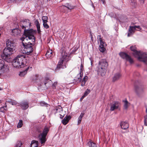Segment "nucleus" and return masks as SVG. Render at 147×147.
Segmentation results:
<instances>
[{
	"label": "nucleus",
	"mask_w": 147,
	"mask_h": 147,
	"mask_svg": "<svg viewBox=\"0 0 147 147\" xmlns=\"http://www.w3.org/2000/svg\"><path fill=\"white\" fill-rule=\"evenodd\" d=\"M120 105L119 102L118 101L113 102L111 105L110 110L111 111L118 109Z\"/></svg>",
	"instance_id": "obj_12"
},
{
	"label": "nucleus",
	"mask_w": 147,
	"mask_h": 147,
	"mask_svg": "<svg viewBox=\"0 0 147 147\" xmlns=\"http://www.w3.org/2000/svg\"><path fill=\"white\" fill-rule=\"evenodd\" d=\"M140 3L141 4H143L144 3V0H140Z\"/></svg>",
	"instance_id": "obj_45"
},
{
	"label": "nucleus",
	"mask_w": 147,
	"mask_h": 147,
	"mask_svg": "<svg viewBox=\"0 0 147 147\" xmlns=\"http://www.w3.org/2000/svg\"><path fill=\"white\" fill-rule=\"evenodd\" d=\"M98 41L100 42V45H99L100 51L102 53L104 52L105 50V47L106 45L105 44L104 40L102 39L100 35H98L97 36Z\"/></svg>",
	"instance_id": "obj_9"
},
{
	"label": "nucleus",
	"mask_w": 147,
	"mask_h": 147,
	"mask_svg": "<svg viewBox=\"0 0 147 147\" xmlns=\"http://www.w3.org/2000/svg\"><path fill=\"white\" fill-rule=\"evenodd\" d=\"M134 26V27H135V29H136V28H138V29H140L139 30H141L142 29L140 27V26Z\"/></svg>",
	"instance_id": "obj_42"
},
{
	"label": "nucleus",
	"mask_w": 147,
	"mask_h": 147,
	"mask_svg": "<svg viewBox=\"0 0 147 147\" xmlns=\"http://www.w3.org/2000/svg\"><path fill=\"white\" fill-rule=\"evenodd\" d=\"M31 23L30 22L29 20L28 19L21 20L20 21V26L22 29H24V33L23 37H24L25 32L26 31L29 30H26V28L30 27L31 25Z\"/></svg>",
	"instance_id": "obj_7"
},
{
	"label": "nucleus",
	"mask_w": 147,
	"mask_h": 147,
	"mask_svg": "<svg viewBox=\"0 0 147 147\" xmlns=\"http://www.w3.org/2000/svg\"><path fill=\"white\" fill-rule=\"evenodd\" d=\"M47 107L48 108H49L50 109V106L49 105H48L47 104Z\"/></svg>",
	"instance_id": "obj_46"
},
{
	"label": "nucleus",
	"mask_w": 147,
	"mask_h": 147,
	"mask_svg": "<svg viewBox=\"0 0 147 147\" xmlns=\"http://www.w3.org/2000/svg\"><path fill=\"white\" fill-rule=\"evenodd\" d=\"M8 102L10 104L13 105H16L17 104V102L14 100H11L10 101H8Z\"/></svg>",
	"instance_id": "obj_29"
},
{
	"label": "nucleus",
	"mask_w": 147,
	"mask_h": 147,
	"mask_svg": "<svg viewBox=\"0 0 147 147\" xmlns=\"http://www.w3.org/2000/svg\"><path fill=\"white\" fill-rule=\"evenodd\" d=\"M22 144V143L21 141H18L17 142L16 145V147H20Z\"/></svg>",
	"instance_id": "obj_35"
},
{
	"label": "nucleus",
	"mask_w": 147,
	"mask_h": 147,
	"mask_svg": "<svg viewBox=\"0 0 147 147\" xmlns=\"http://www.w3.org/2000/svg\"><path fill=\"white\" fill-rule=\"evenodd\" d=\"M135 90L137 94H139L143 91V89L141 87L138 86H136L135 87Z\"/></svg>",
	"instance_id": "obj_22"
},
{
	"label": "nucleus",
	"mask_w": 147,
	"mask_h": 147,
	"mask_svg": "<svg viewBox=\"0 0 147 147\" xmlns=\"http://www.w3.org/2000/svg\"><path fill=\"white\" fill-rule=\"evenodd\" d=\"M131 50L134 52V56L137 57L138 59L140 61H142L146 63L147 62V54L146 53H142L140 51H138L136 50V48L135 46H132L130 47Z\"/></svg>",
	"instance_id": "obj_3"
},
{
	"label": "nucleus",
	"mask_w": 147,
	"mask_h": 147,
	"mask_svg": "<svg viewBox=\"0 0 147 147\" xmlns=\"http://www.w3.org/2000/svg\"><path fill=\"white\" fill-rule=\"evenodd\" d=\"M90 92V90L87 89L83 95L86 97Z\"/></svg>",
	"instance_id": "obj_31"
},
{
	"label": "nucleus",
	"mask_w": 147,
	"mask_h": 147,
	"mask_svg": "<svg viewBox=\"0 0 147 147\" xmlns=\"http://www.w3.org/2000/svg\"><path fill=\"white\" fill-rule=\"evenodd\" d=\"M119 55L122 58L125 59L126 60L128 61L130 64L133 63L134 61L133 59L126 53L122 52L120 53Z\"/></svg>",
	"instance_id": "obj_10"
},
{
	"label": "nucleus",
	"mask_w": 147,
	"mask_h": 147,
	"mask_svg": "<svg viewBox=\"0 0 147 147\" xmlns=\"http://www.w3.org/2000/svg\"><path fill=\"white\" fill-rule=\"evenodd\" d=\"M46 136V129H44L43 132L39 135L38 138L42 144L44 143L45 142Z\"/></svg>",
	"instance_id": "obj_11"
},
{
	"label": "nucleus",
	"mask_w": 147,
	"mask_h": 147,
	"mask_svg": "<svg viewBox=\"0 0 147 147\" xmlns=\"http://www.w3.org/2000/svg\"><path fill=\"white\" fill-rule=\"evenodd\" d=\"M2 90V88H0V90Z\"/></svg>",
	"instance_id": "obj_57"
},
{
	"label": "nucleus",
	"mask_w": 147,
	"mask_h": 147,
	"mask_svg": "<svg viewBox=\"0 0 147 147\" xmlns=\"http://www.w3.org/2000/svg\"><path fill=\"white\" fill-rule=\"evenodd\" d=\"M49 28V26H48V25H47V28Z\"/></svg>",
	"instance_id": "obj_54"
},
{
	"label": "nucleus",
	"mask_w": 147,
	"mask_h": 147,
	"mask_svg": "<svg viewBox=\"0 0 147 147\" xmlns=\"http://www.w3.org/2000/svg\"><path fill=\"white\" fill-rule=\"evenodd\" d=\"M34 23L36 25V26L37 27V31L38 33H40V24H39V22L38 20H36L34 22Z\"/></svg>",
	"instance_id": "obj_24"
},
{
	"label": "nucleus",
	"mask_w": 147,
	"mask_h": 147,
	"mask_svg": "<svg viewBox=\"0 0 147 147\" xmlns=\"http://www.w3.org/2000/svg\"><path fill=\"white\" fill-rule=\"evenodd\" d=\"M62 109L61 107H59L57 108L56 109V111L57 112H60L61 111H62Z\"/></svg>",
	"instance_id": "obj_37"
},
{
	"label": "nucleus",
	"mask_w": 147,
	"mask_h": 147,
	"mask_svg": "<svg viewBox=\"0 0 147 147\" xmlns=\"http://www.w3.org/2000/svg\"><path fill=\"white\" fill-rule=\"evenodd\" d=\"M52 55V52L51 50L49 49L48 51H47V57L49 59L51 58Z\"/></svg>",
	"instance_id": "obj_23"
},
{
	"label": "nucleus",
	"mask_w": 147,
	"mask_h": 147,
	"mask_svg": "<svg viewBox=\"0 0 147 147\" xmlns=\"http://www.w3.org/2000/svg\"><path fill=\"white\" fill-rule=\"evenodd\" d=\"M146 113H147V108L146 109Z\"/></svg>",
	"instance_id": "obj_56"
},
{
	"label": "nucleus",
	"mask_w": 147,
	"mask_h": 147,
	"mask_svg": "<svg viewBox=\"0 0 147 147\" xmlns=\"http://www.w3.org/2000/svg\"><path fill=\"white\" fill-rule=\"evenodd\" d=\"M121 76V74L119 73H117L115 74L113 78V81L115 82L118 80Z\"/></svg>",
	"instance_id": "obj_18"
},
{
	"label": "nucleus",
	"mask_w": 147,
	"mask_h": 147,
	"mask_svg": "<svg viewBox=\"0 0 147 147\" xmlns=\"http://www.w3.org/2000/svg\"><path fill=\"white\" fill-rule=\"evenodd\" d=\"M49 131V129L47 127V134Z\"/></svg>",
	"instance_id": "obj_52"
},
{
	"label": "nucleus",
	"mask_w": 147,
	"mask_h": 147,
	"mask_svg": "<svg viewBox=\"0 0 147 147\" xmlns=\"http://www.w3.org/2000/svg\"><path fill=\"white\" fill-rule=\"evenodd\" d=\"M48 19V18L47 17V19ZM47 22V21L46 22Z\"/></svg>",
	"instance_id": "obj_58"
},
{
	"label": "nucleus",
	"mask_w": 147,
	"mask_h": 147,
	"mask_svg": "<svg viewBox=\"0 0 147 147\" xmlns=\"http://www.w3.org/2000/svg\"><path fill=\"white\" fill-rule=\"evenodd\" d=\"M4 110L5 111H7V109H5L4 107H2L0 108V111L2 112H4Z\"/></svg>",
	"instance_id": "obj_39"
},
{
	"label": "nucleus",
	"mask_w": 147,
	"mask_h": 147,
	"mask_svg": "<svg viewBox=\"0 0 147 147\" xmlns=\"http://www.w3.org/2000/svg\"><path fill=\"white\" fill-rule=\"evenodd\" d=\"M8 71V67L5 65L4 61L0 59V76L7 72Z\"/></svg>",
	"instance_id": "obj_8"
},
{
	"label": "nucleus",
	"mask_w": 147,
	"mask_h": 147,
	"mask_svg": "<svg viewBox=\"0 0 147 147\" xmlns=\"http://www.w3.org/2000/svg\"><path fill=\"white\" fill-rule=\"evenodd\" d=\"M85 97V96L83 95L80 98V100H82Z\"/></svg>",
	"instance_id": "obj_47"
},
{
	"label": "nucleus",
	"mask_w": 147,
	"mask_h": 147,
	"mask_svg": "<svg viewBox=\"0 0 147 147\" xmlns=\"http://www.w3.org/2000/svg\"><path fill=\"white\" fill-rule=\"evenodd\" d=\"M14 43L13 42L12 40L8 39L6 41V47H9L14 48Z\"/></svg>",
	"instance_id": "obj_14"
},
{
	"label": "nucleus",
	"mask_w": 147,
	"mask_h": 147,
	"mask_svg": "<svg viewBox=\"0 0 147 147\" xmlns=\"http://www.w3.org/2000/svg\"><path fill=\"white\" fill-rule=\"evenodd\" d=\"M23 125L22 121L21 120H20L19 121V122L18 123L17 125L18 128H20Z\"/></svg>",
	"instance_id": "obj_32"
},
{
	"label": "nucleus",
	"mask_w": 147,
	"mask_h": 147,
	"mask_svg": "<svg viewBox=\"0 0 147 147\" xmlns=\"http://www.w3.org/2000/svg\"><path fill=\"white\" fill-rule=\"evenodd\" d=\"M101 1L104 4L105 3V0H101Z\"/></svg>",
	"instance_id": "obj_50"
},
{
	"label": "nucleus",
	"mask_w": 147,
	"mask_h": 147,
	"mask_svg": "<svg viewBox=\"0 0 147 147\" xmlns=\"http://www.w3.org/2000/svg\"><path fill=\"white\" fill-rule=\"evenodd\" d=\"M46 17L45 16H43L42 17V20L43 22V25L44 27L46 26Z\"/></svg>",
	"instance_id": "obj_33"
},
{
	"label": "nucleus",
	"mask_w": 147,
	"mask_h": 147,
	"mask_svg": "<svg viewBox=\"0 0 147 147\" xmlns=\"http://www.w3.org/2000/svg\"><path fill=\"white\" fill-rule=\"evenodd\" d=\"M134 3H135V2L134 1Z\"/></svg>",
	"instance_id": "obj_62"
},
{
	"label": "nucleus",
	"mask_w": 147,
	"mask_h": 147,
	"mask_svg": "<svg viewBox=\"0 0 147 147\" xmlns=\"http://www.w3.org/2000/svg\"><path fill=\"white\" fill-rule=\"evenodd\" d=\"M5 107H7V105H5Z\"/></svg>",
	"instance_id": "obj_61"
},
{
	"label": "nucleus",
	"mask_w": 147,
	"mask_h": 147,
	"mask_svg": "<svg viewBox=\"0 0 147 147\" xmlns=\"http://www.w3.org/2000/svg\"><path fill=\"white\" fill-rule=\"evenodd\" d=\"M120 125L121 128L124 129H126L129 127L128 123L125 122H122L120 124Z\"/></svg>",
	"instance_id": "obj_17"
},
{
	"label": "nucleus",
	"mask_w": 147,
	"mask_h": 147,
	"mask_svg": "<svg viewBox=\"0 0 147 147\" xmlns=\"http://www.w3.org/2000/svg\"><path fill=\"white\" fill-rule=\"evenodd\" d=\"M17 30L16 29H14L12 30V32L14 33L15 32H16V31H17Z\"/></svg>",
	"instance_id": "obj_48"
},
{
	"label": "nucleus",
	"mask_w": 147,
	"mask_h": 147,
	"mask_svg": "<svg viewBox=\"0 0 147 147\" xmlns=\"http://www.w3.org/2000/svg\"><path fill=\"white\" fill-rule=\"evenodd\" d=\"M79 74V73L77 75V78L78 79H77V81L80 82L81 81V78L83 76V74L81 76H80Z\"/></svg>",
	"instance_id": "obj_34"
},
{
	"label": "nucleus",
	"mask_w": 147,
	"mask_h": 147,
	"mask_svg": "<svg viewBox=\"0 0 147 147\" xmlns=\"http://www.w3.org/2000/svg\"><path fill=\"white\" fill-rule=\"evenodd\" d=\"M14 51V48L6 47L4 49L3 53L1 55L2 58L4 59H6L12 54Z\"/></svg>",
	"instance_id": "obj_6"
},
{
	"label": "nucleus",
	"mask_w": 147,
	"mask_h": 147,
	"mask_svg": "<svg viewBox=\"0 0 147 147\" xmlns=\"http://www.w3.org/2000/svg\"><path fill=\"white\" fill-rule=\"evenodd\" d=\"M71 118L70 116H66L62 121V123L64 125H65L68 122Z\"/></svg>",
	"instance_id": "obj_15"
},
{
	"label": "nucleus",
	"mask_w": 147,
	"mask_h": 147,
	"mask_svg": "<svg viewBox=\"0 0 147 147\" xmlns=\"http://www.w3.org/2000/svg\"><path fill=\"white\" fill-rule=\"evenodd\" d=\"M60 118L61 119H62L63 118V117L64 116V115H61V114H60Z\"/></svg>",
	"instance_id": "obj_49"
},
{
	"label": "nucleus",
	"mask_w": 147,
	"mask_h": 147,
	"mask_svg": "<svg viewBox=\"0 0 147 147\" xmlns=\"http://www.w3.org/2000/svg\"><path fill=\"white\" fill-rule=\"evenodd\" d=\"M40 80L41 81L42 83L43 82L45 85L46 84V78L45 76L44 77H42L40 79Z\"/></svg>",
	"instance_id": "obj_30"
},
{
	"label": "nucleus",
	"mask_w": 147,
	"mask_h": 147,
	"mask_svg": "<svg viewBox=\"0 0 147 147\" xmlns=\"http://www.w3.org/2000/svg\"><path fill=\"white\" fill-rule=\"evenodd\" d=\"M92 6H93V7H94V6L93 4H92Z\"/></svg>",
	"instance_id": "obj_60"
},
{
	"label": "nucleus",
	"mask_w": 147,
	"mask_h": 147,
	"mask_svg": "<svg viewBox=\"0 0 147 147\" xmlns=\"http://www.w3.org/2000/svg\"><path fill=\"white\" fill-rule=\"evenodd\" d=\"M88 79V77L87 76H85L81 82V86H85L86 82L87 81Z\"/></svg>",
	"instance_id": "obj_21"
},
{
	"label": "nucleus",
	"mask_w": 147,
	"mask_h": 147,
	"mask_svg": "<svg viewBox=\"0 0 147 147\" xmlns=\"http://www.w3.org/2000/svg\"><path fill=\"white\" fill-rule=\"evenodd\" d=\"M20 105L23 109H26L28 107V103L27 101L23 102H21Z\"/></svg>",
	"instance_id": "obj_16"
},
{
	"label": "nucleus",
	"mask_w": 147,
	"mask_h": 147,
	"mask_svg": "<svg viewBox=\"0 0 147 147\" xmlns=\"http://www.w3.org/2000/svg\"><path fill=\"white\" fill-rule=\"evenodd\" d=\"M108 64L106 59H102L98 62L96 68L98 75L103 76L106 73Z\"/></svg>",
	"instance_id": "obj_2"
},
{
	"label": "nucleus",
	"mask_w": 147,
	"mask_h": 147,
	"mask_svg": "<svg viewBox=\"0 0 147 147\" xmlns=\"http://www.w3.org/2000/svg\"><path fill=\"white\" fill-rule=\"evenodd\" d=\"M30 68H32V67H30Z\"/></svg>",
	"instance_id": "obj_63"
},
{
	"label": "nucleus",
	"mask_w": 147,
	"mask_h": 147,
	"mask_svg": "<svg viewBox=\"0 0 147 147\" xmlns=\"http://www.w3.org/2000/svg\"><path fill=\"white\" fill-rule=\"evenodd\" d=\"M144 124L146 125L147 126V114L144 116Z\"/></svg>",
	"instance_id": "obj_38"
},
{
	"label": "nucleus",
	"mask_w": 147,
	"mask_h": 147,
	"mask_svg": "<svg viewBox=\"0 0 147 147\" xmlns=\"http://www.w3.org/2000/svg\"><path fill=\"white\" fill-rule=\"evenodd\" d=\"M1 103V100H0V104Z\"/></svg>",
	"instance_id": "obj_59"
},
{
	"label": "nucleus",
	"mask_w": 147,
	"mask_h": 147,
	"mask_svg": "<svg viewBox=\"0 0 147 147\" xmlns=\"http://www.w3.org/2000/svg\"><path fill=\"white\" fill-rule=\"evenodd\" d=\"M136 30L134 26H130L128 30L127 36L129 37L133 34Z\"/></svg>",
	"instance_id": "obj_13"
},
{
	"label": "nucleus",
	"mask_w": 147,
	"mask_h": 147,
	"mask_svg": "<svg viewBox=\"0 0 147 147\" xmlns=\"http://www.w3.org/2000/svg\"><path fill=\"white\" fill-rule=\"evenodd\" d=\"M49 82H50L49 83H51V84H52V82L51 80H50Z\"/></svg>",
	"instance_id": "obj_53"
},
{
	"label": "nucleus",
	"mask_w": 147,
	"mask_h": 147,
	"mask_svg": "<svg viewBox=\"0 0 147 147\" xmlns=\"http://www.w3.org/2000/svg\"><path fill=\"white\" fill-rule=\"evenodd\" d=\"M66 5L63 6V7H66L68 9H74V7L71 5V4H69L68 3H66Z\"/></svg>",
	"instance_id": "obj_25"
},
{
	"label": "nucleus",
	"mask_w": 147,
	"mask_h": 147,
	"mask_svg": "<svg viewBox=\"0 0 147 147\" xmlns=\"http://www.w3.org/2000/svg\"><path fill=\"white\" fill-rule=\"evenodd\" d=\"M88 144L90 147H96V144L91 142H89L88 143Z\"/></svg>",
	"instance_id": "obj_28"
},
{
	"label": "nucleus",
	"mask_w": 147,
	"mask_h": 147,
	"mask_svg": "<svg viewBox=\"0 0 147 147\" xmlns=\"http://www.w3.org/2000/svg\"><path fill=\"white\" fill-rule=\"evenodd\" d=\"M30 67H28L26 69L25 71L20 72L19 75L20 76H24L26 74V71L29 69Z\"/></svg>",
	"instance_id": "obj_26"
},
{
	"label": "nucleus",
	"mask_w": 147,
	"mask_h": 147,
	"mask_svg": "<svg viewBox=\"0 0 147 147\" xmlns=\"http://www.w3.org/2000/svg\"><path fill=\"white\" fill-rule=\"evenodd\" d=\"M25 58L24 55H18L13 60L12 65L13 67L17 68L23 67L24 64V61L25 59Z\"/></svg>",
	"instance_id": "obj_4"
},
{
	"label": "nucleus",
	"mask_w": 147,
	"mask_h": 147,
	"mask_svg": "<svg viewBox=\"0 0 147 147\" xmlns=\"http://www.w3.org/2000/svg\"><path fill=\"white\" fill-rule=\"evenodd\" d=\"M82 118L79 117L78 118V125L80 123L81 121H82Z\"/></svg>",
	"instance_id": "obj_41"
},
{
	"label": "nucleus",
	"mask_w": 147,
	"mask_h": 147,
	"mask_svg": "<svg viewBox=\"0 0 147 147\" xmlns=\"http://www.w3.org/2000/svg\"><path fill=\"white\" fill-rule=\"evenodd\" d=\"M32 78L33 80L35 81L38 79V75H35L33 76Z\"/></svg>",
	"instance_id": "obj_36"
},
{
	"label": "nucleus",
	"mask_w": 147,
	"mask_h": 147,
	"mask_svg": "<svg viewBox=\"0 0 147 147\" xmlns=\"http://www.w3.org/2000/svg\"><path fill=\"white\" fill-rule=\"evenodd\" d=\"M91 63L92 64V62L91 61Z\"/></svg>",
	"instance_id": "obj_64"
},
{
	"label": "nucleus",
	"mask_w": 147,
	"mask_h": 147,
	"mask_svg": "<svg viewBox=\"0 0 147 147\" xmlns=\"http://www.w3.org/2000/svg\"><path fill=\"white\" fill-rule=\"evenodd\" d=\"M46 80H47V81L48 80H49V78H47Z\"/></svg>",
	"instance_id": "obj_55"
},
{
	"label": "nucleus",
	"mask_w": 147,
	"mask_h": 147,
	"mask_svg": "<svg viewBox=\"0 0 147 147\" xmlns=\"http://www.w3.org/2000/svg\"><path fill=\"white\" fill-rule=\"evenodd\" d=\"M40 104L41 106H45L46 104L45 102L44 101H41L40 102Z\"/></svg>",
	"instance_id": "obj_40"
},
{
	"label": "nucleus",
	"mask_w": 147,
	"mask_h": 147,
	"mask_svg": "<svg viewBox=\"0 0 147 147\" xmlns=\"http://www.w3.org/2000/svg\"><path fill=\"white\" fill-rule=\"evenodd\" d=\"M84 113H82L79 117L82 118V117L84 116Z\"/></svg>",
	"instance_id": "obj_44"
},
{
	"label": "nucleus",
	"mask_w": 147,
	"mask_h": 147,
	"mask_svg": "<svg viewBox=\"0 0 147 147\" xmlns=\"http://www.w3.org/2000/svg\"><path fill=\"white\" fill-rule=\"evenodd\" d=\"M70 59V57L66 53L63 54L58 64L57 68H64L66 67L65 64Z\"/></svg>",
	"instance_id": "obj_5"
},
{
	"label": "nucleus",
	"mask_w": 147,
	"mask_h": 147,
	"mask_svg": "<svg viewBox=\"0 0 147 147\" xmlns=\"http://www.w3.org/2000/svg\"><path fill=\"white\" fill-rule=\"evenodd\" d=\"M38 141L33 140L31 142L30 147H38Z\"/></svg>",
	"instance_id": "obj_19"
},
{
	"label": "nucleus",
	"mask_w": 147,
	"mask_h": 147,
	"mask_svg": "<svg viewBox=\"0 0 147 147\" xmlns=\"http://www.w3.org/2000/svg\"><path fill=\"white\" fill-rule=\"evenodd\" d=\"M84 70V66L83 64L81 63L80 66V72L79 73V75L80 76H81L83 74V71Z\"/></svg>",
	"instance_id": "obj_27"
},
{
	"label": "nucleus",
	"mask_w": 147,
	"mask_h": 147,
	"mask_svg": "<svg viewBox=\"0 0 147 147\" xmlns=\"http://www.w3.org/2000/svg\"><path fill=\"white\" fill-rule=\"evenodd\" d=\"M57 82H55L53 84V86L55 88L56 86L57 85Z\"/></svg>",
	"instance_id": "obj_43"
},
{
	"label": "nucleus",
	"mask_w": 147,
	"mask_h": 147,
	"mask_svg": "<svg viewBox=\"0 0 147 147\" xmlns=\"http://www.w3.org/2000/svg\"><path fill=\"white\" fill-rule=\"evenodd\" d=\"M50 39H49L48 40H47V41H48L47 42L49 43L50 42Z\"/></svg>",
	"instance_id": "obj_51"
},
{
	"label": "nucleus",
	"mask_w": 147,
	"mask_h": 147,
	"mask_svg": "<svg viewBox=\"0 0 147 147\" xmlns=\"http://www.w3.org/2000/svg\"><path fill=\"white\" fill-rule=\"evenodd\" d=\"M36 33V31L32 29L25 32L24 37L21 38L24 47V50L22 51L23 53L28 55L32 54L33 51L32 45H34L35 40L34 35Z\"/></svg>",
	"instance_id": "obj_1"
},
{
	"label": "nucleus",
	"mask_w": 147,
	"mask_h": 147,
	"mask_svg": "<svg viewBox=\"0 0 147 147\" xmlns=\"http://www.w3.org/2000/svg\"><path fill=\"white\" fill-rule=\"evenodd\" d=\"M124 102L123 107L125 109H127L130 105V103L127 100H123Z\"/></svg>",
	"instance_id": "obj_20"
}]
</instances>
